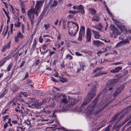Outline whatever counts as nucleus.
Instances as JSON below:
<instances>
[{
    "label": "nucleus",
    "instance_id": "35",
    "mask_svg": "<svg viewBox=\"0 0 131 131\" xmlns=\"http://www.w3.org/2000/svg\"><path fill=\"white\" fill-rule=\"evenodd\" d=\"M13 66V64L12 63H10L8 65L7 68V71H9Z\"/></svg>",
    "mask_w": 131,
    "mask_h": 131
},
{
    "label": "nucleus",
    "instance_id": "22",
    "mask_svg": "<svg viewBox=\"0 0 131 131\" xmlns=\"http://www.w3.org/2000/svg\"><path fill=\"white\" fill-rule=\"evenodd\" d=\"M107 73V72L100 71L99 72L95 74L93 77H98L100 75H103L106 74Z\"/></svg>",
    "mask_w": 131,
    "mask_h": 131
},
{
    "label": "nucleus",
    "instance_id": "52",
    "mask_svg": "<svg viewBox=\"0 0 131 131\" xmlns=\"http://www.w3.org/2000/svg\"><path fill=\"white\" fill-rule=\"evenodd\" d=\"M123 62L122 61H120L119 62H116L114 63L113 64L114 65H117L118 64H122Z\"/></svg>",
    "mask_w": 131,
    "mask_h": 131
},
{
    "label": "nucleus",
    "instance_id": "19",
    "mask_svg": "<svg viewBox=\"0 0 131 131\" xmlns=\"http://www.w3.org/2000/svg\"><path fill=\"white\" fill-rule=\"evenodd\" d=\"M112 30L113 31V33L115 35H118L119 34V31L118 29L113 25H112Z\"/></svg>",
    "mask_w": 131,
    "mask_h": 131
},
{
    "label": "nucleus",
    "instance_id": "51",
    "mask_svg": "<svg viewBox=\"0 0 131 131\" xmlns=\"http://www.w3.org/2000/svg\"><path fill=\"white\" fill-rule=\"evenodd\" d=\"M25 122L26 123L27 125H31V124L30 123V120H29V119H27L26 121H25Z\"/></svg>",
    "mask_w": 131,
    "mask_h": 131
},
{
    "label": "nucleus",
    "instance_id": "10",
    "mask_svg": "<svg viewBox=\"0 0 131 131\" xmlns=\"http://www.w3.org/2000/svg\"><path fill=\"white\" fill-rule=\"evenodd\" d=\"M112 19L114 22V23L116 24L117 27L121 29V31H123L124 30H125L126 29L125 26L122 25L121 23L117 21L116 20L113 18Z\"/></svg>",
    "mask_w": 131,
    "mask_h": 131
},
{
    "label": "nucleus",
    "instance_id": "64",
    "mask_svg": "<svg viewBox=\"0 0 131 131\" xmlns=\"http://www.w3.org/2000/svg\"><path fill=\"white\" fill-rule=\"evenodd\" d=\"M44 112H45L46 114H49L51 113V111L49 110H44Z\"/></svg>",
    "mask_w": 131,
    "mask_h": 131
},
{
    "label": "nucleus",
    "instance_id": "33",
    "mask_svg": "<svg viewBox=\"0 0 131 131\" xmlns=\"http://www.w3.org/2000/svg\"><path fill=\"white\" fill-rule=\"evenodd\" d=\"M17 36L19 38L23 39L24 37V35L21 33L20 31H19L17 34Z\"/></svg>",
    "mask_w": 131,
    "mask_h": 131
},
{
    "label": "nucleus",
    "instance_id": "57",
    "mask_svg": "<svg viewBox=\"0 0 131 131\" xmlns=\"http://www.w3.org/2000/svg\"><path fill=\"white\" fill-rule=\"evenodd\" d=\"M8 124L7 122H6L3 125V128L4 129H5L7 128L8 126Z\"/></svg>",
    "mask_w": 131,
    "mask_h": 131
},
{
    "label": "nucleus",
    "instance_id": "13",
    "mask_svg": "<svg viewBox=\"0 0 131 131\" xmlns=\"http://www.w3.org/2000/svg\"><path fill=\"white\" fill-rule=\"evenodd\" d=\"M11 58L10 56H8L4 58L3 59L0 60V67L3 66L6 61Z\"/></svg>",
    "mask_w": 131,
    "mask_h": 131
},
{
    "label": "nucleus",
    "instance_id": "24",
    "mask_svg": "<svg viewBox=\"0 0 131 131\" xmlns=\"http://www.w3.org/2000/svg\"><path fill=\"white\" fill-rule=\"evenodd\" d=\"M112 101L111 100V99H108L106 101V103H105V105L102 107L100 109L102 111L103 110L104 108L106 107L109 104L111 103L112 102Z\"/></svg>",
    "mask_w": 131,
    "mask_h": 131
},
{
    "label": "nucleus",
    "instance_id": "23",
    "mask_svg": "<svg viewBox=\"0 0 131 131\" xmlns=\"http://www.w3.org/2000/svg\"><path fill=\"white\" fill-rule=\"evenodd\" d=\"M89 13L92 15H94L96 13V10L93 8H89L88 9Z\"/></svg>",
    "mask_w": 131,
    "mask_h": 131
},
{
    "label": "nucleus",
    "instance_id": "12",
    "mask_svg": "<svg viewBox=\"0 0 131 131\" xmlns=\"http://www.w3.org/2000/svg\"><path fill=\"white\" fill-rule=\"evenodd\" d=\"M76 103V100L74 99H70L69 100V103L67 105V107L69 108L73 107Z\"/></svg>",
    "mask_w": 131,
    "mask_h": 131
},
{
    "label": "nucleus",
    "instance_id": "2",
    "mask_svg": "<svg viewBox=\"0 0 131 131\" xmlns=\"http://www.w3.org/2000/svg\"><path fill=\"white\" fill-rule=\"evenodd\" d=\"M71 22L72 23V24L70 27L68 26V27L69 28V34L71 36H74L78 31L79 26L78 24L76 22L72 21Z\"/></svg>",
    "mask_w": 131,
    "mask_h": 131
},
{
    "label": "nucleus",
    "instance_id": "27",
    "mask_svg": "<svg viewBox=\"0 0 131 131\" xmlns=\"http://www.w3.org/2000/svg\"><path fill=\"white\" fill-rule=\"evenodd\" d=\"M37 45L36 39V38H34L33 44L32 45L31 49L33 50H34L35 49V48Z\"/></svg>",
    "mask_w": 131,
    "mask_h": 131
},
{
    "label": "nucleus",
    "instance_id": "41",
    "mask_svg": "<svg viewBox=\"0 0 131 131\" xmlns=\"http://www.w3.org/2000/svg\"><path fill=\"white\" fill-rule=\"evenodd\" d=\"M57 2L56 0H54L53 2V3L51 5L50 7L56 6L57 5Z\"/></svg>",
    "mask_w": 131,
    "mask_h": 131
},
{
    "label": "nucleus",
    "instance_id": "58",
    "mask_svg": "<svg viewBox=\"0 0 131 131\" xmlns=\"http://www.w3.org/2000/svg\"><path fill=\"white\" fill-rule=\"evenodd\" d=\"M21 94L23 95V96L25 97H26L27 96V94L26 92H21Z\"/></svg>",
    "mask_w": 131,
    "mask_h": 131
},
{
    "label": "nucleus",
    "instance_id": "53",
    "mask_svg": "<svg viewBox=\"0 0 131 131\" xmlns=\"http://www.w3.org/2000/svg\"><path fill=\"white\" fill-rule=\"evenodd\" d=\"M25 25L24 24H22L21 25V29L22 30V32L23 33L24 32V29L25 27Z\"/></svg>",
    "mask_w": 131,
    "mask_h": 131
},
{
    "label": "nucleus",
    "instance_id": "62",
    "mask_svg": "<svg viewBox=\"0 0 131 131\" xmlns=\"http://www.w3.org/2000/svg\"><path fill=\"white\" fill-rule=\"evenodd\" d=\"M61 34L60 32H58V35L57 36V39L58 40L60 39L61 37Z\"/></svg>",
    "mask_w": 131,
    "mask_h": 131
},
{
    "label": "nucleus",
    "instance_id": "5",
    "mask_svg": "<svg viewBox=\"0 0 131 131\" xmlns=\"http://www.w3.org/2000/svg\"><path fill=\"white\" fill-rule=\"evenodd\" d=\"M125 88V86L124 85H122L120 86L119 87L117 88L116 91L114 92L113 94V96L114 97V98L111 100L112 101L115 100V98L117 96L120 94L122 91Z\"/></svg>",
    "mask_w": 131,
    "mask_h": 131
},
{
    "label": "nucleus",
    "instance_id": "63",
    "mask_svg": "<svg viewBox=\"0 0 131 131\" xmlns=\"http://www.w3.org/2000/svg\"><path fill=\"white\" fill-rule=\"evenodd\" d=\"M14 16H13V18H14L15 19H17V18H18V15H16V14H13Z\"/></svg>",
    "mask_w": 131,
    "mask_h": 131
},
{
    "label": "nucleus",
    "instance_id": "3",
    "mask_svg": "<svg viewBox=\"0 0 131 131\" xmlns=\"http://www.w3.org/2000/svg\"><path fill=\"white\" fill-rule=\"evenodd\" d=\"M96 85H94V87L92 88V90L88 92L86 98L88 100H90V101H91L96 95Z\"/></svg>",
    "mask_w": 131,
    "mask_h": 131
},
{
    "label": "nucleus",
    "instance_id": "37",
    "mask_svg": "<svg viewBox=\"0 0 131 131\" xmlns=\"http://www.w3.org/2000/svg\"><path fill=\"white\" fill-rule=\"evenodd\" d=\"M50 25L49 23H48L46 24H44V27H45V30H47L50 27Z\"/></svg>",
    "mask_w": 131,
    "mask_h": 131
},
{
    "label": "nucleus",
    "instance_id": "50",
    "mask_svg": "<svg viewBox=\"0 0 131 131\" xmlns=\"http://www.w3.org/2000/svg\"><path fill=\"white\" fill-rule=\"evenodd\" d=\"M106 121H105L104 123H102L101 124V125H100L99 126V129H100L103 127L106 124H105V123L106 122Z\"/></svg>",
    "mask_w": 131,
    "mask_h": 131
},
{
    "label": "nucleus",
    "instance_id": "49",
    "mask_svg": "<svg viewBox=\"0 0 131 131\" xmlns=\"http://www.w3.org/2000/svg\"><path fill=\"white\" fill-rule=\"evenodd\" d=\"M43 17V16L40 15L38 18L37 22H38V23H40Z\"/></svg>",
    "mask_w": 131,
    "mask_h": 131
},
{
    "label": "nucleus",
    "instance_id": "48",
    "mask_svg": "<svg viewBox=\"0 0 131 131\" xmlns=\"http://www.w3.org/2000/svg\"><path fill=\"white\" fill-rule=\"evenodd\" d=\"M9 116L8 115H6L4 116H3L2 117L3 118V121L4 122H5L6 119H8Z\"/></svg>",
    "mask_w": 131,
    "mask_h": 131
},
{
    "label": "nucleus",
    "instance_id": "16",
    "mask_svg": "<svg viewBox=\"0 0 131 131\" xmlns=\"http://www.w3.org/2000/svg\"><path fill=\"white\" fill-rule=\"evenodd\" d=\"M42 48L44 50L42 53L44 54L47 53L49 50L48 44H44L42 46Z\"/></svg>",
    "mask_w": 131,
    "mask_h": 131
},
{
    "label": "nucleus",
    "instance_id": "54",
    "mask_svg": "<svg viewBox=\"0 0 131 131\" xmlns=\"http://www.w3.org/2000/svg\"><path fill=\"white\" fill-rule=\"evenodd\" d=\"M19 38L17 36H16L15 38V42H17L19 41Z\"/></svg>",
    "mask_w": 131,
    "mask_h": 131
},
{
    "label": "nucleus",
    "instance_id": "56",
    "mask_svg": "<svg viewBox=\"0 0 131 131\" xmlns=\"http://www.w3.org/2000/svg\"><path fill=\"white\" fill-rule=\"evenodd\" d=\"M51 80L53 82H58L59 81L58 80H56L55 78H54L53 77H52L51 79Z\"/></svg>",
    "mask_w": 131,
    "mask_h": 131
},
{
    "label": "nucleus",
    "instance_id": "15",
    "mask_svg": "<svg viewBox=\"0 0 131 131\" xmlns=\"http://www.w3.org/2000/svg\"><path fill=\"white\" fill-rule=\"evenodd\" d=\"M122 67H117L115 68L114 69L110 70V72L112 73H116L119 72V71L122 69Z\"/></svg>",
    "mask_w": 131,
    "mask_h": 131
},
{
    "label": "nucleus",
    "instance_id": "34",
    "mask_svg": "<svg viewBox=\"0 0 131 131\" xmlns=\"http://www.w3.org/2000/svg\"><path fill=\"white\" fill-rule=\"evenodd\" d=\"M112 126V125H109L106 127L104 131H110V129Z\"/></svg>",
    "mask_w": 131,
    "mask_h": 131
},
{
    "label": "nucleus",
    "instance_id": "26",
    "mask_svg": "<svg viewBox=\"0 0 131 131\" xmlns=\"http://www.w3.org/2000/svg\"><path fill=\"white\" fill-rule=\"evenodd\" d=\"M90 100H89L86 98L84 99V102L81 105V107H83L84 106L87 105L88 103L90 102Z\"/></svg>",
    "mask_w": 131,
    "mask_h": 131
},
{
    "label": "nucleus",
    "instance_id": "14",
    "mask_svg": "<svg viewBox=\"0 0 131 131\" xmlns=\"http://www.w3.org/2000/svg\"><path fill=\"white\" fill-rule=\"evenodd\" d=\"M11 43V41H9L8 44L3 46L2 51L3 52H4L5 51L6 49H9L10 47V44Z\"/></svg>",
    "mask_w": 131,
    "mask_h": 131
},
{
    "label": "nucleus",
    "instance_id": "43",
    "mask_svg": "<svg viewBox=\"0 0 131 131\" xmlns=\"http://www.w3.org/2000/svg\"><path fill=\"white\" fill-rule=\"evenodd\" d=\"M3 10L4 13L5 14V15L6 16L7 18H8V19H10V18L9 17V16L8 15V14H9V12L8 11V13L4 9H3Z\"/></svg>",
    "mask_w": 131,
    "mask_h": 131
},
{
    "label": "nucleus",
    "instance_id": "21",
    "mask_svg": "<svg viewBox=\"0 0 131 131\" xmlns=\"http://www.w3.org/2000/svg\"><path fill=\"white\" fill-rule=\"evenodd\" d=\"M92 31L94 35V37L96 39L99 38L100 37V35L99 32L93 30H92Z\"/></svg>",
    "mask_w": 131,
    "mask_h": 131
},
{
    "label": "nucleus",
    "instance_id": "11",
    "mask_svg": "<svg viewBox=\"0 0 131 131\" xmlns=\"http://www.w3.org/2000/svg\"><path fill=\"white\" fill-rule=\"evenodd\" d=\"M10 8L9 10L13 14H16L18 15L19 14V11L17 8H14L13 6L11 4H10Z\"/></svg>",
    "mask_w": 131,
    "mask_h": 131
},
{
    "label": "nucleus",
    "instance_id": "7",
    "mask_svg": "<svg viewBox=\"0 0 131 131\" xmlns=\"http://www.w3.org/2000/svg\"><path fill=\"white\" fill-rule=\"evenodd\" d=\"M85 27L83 26H82L80 29L79 36L78 40L80 41H81L83 37H84L85 34Z\"/></svg>",
    "mask_w": 131,
    "mask_h": 131
},
{
    "label": "nucleus",
    "instance_id": "46",
    "mask_svg": "<svg viewBox=\"0 0 131 131\" xmlns=\"http://www.w3.org/2000/svg\"><path fill=\"white\" fill-rule=\"evenodd\" d=\"M122 43L124 45H125L127 43H129L130 42L128 39H126L124 41H122Z\"/></svg>",
    "mask_w": 131,
    "mask_h": 131
},
{
    "label": "nucleus",
    "instance_id": "17",
    "mask_svg": "<svg viewBox=\"0 0 131 131\" xmlns=\"http://www.w3.org/2000/svg\"><path fill=\"white\" fill-rule=\"evenodd\" d=\"M18 87L16 85H14L11 88L10 90V91L12 93V94H14L18 90Z\"/></svg>",
    "mask_w": 131,
    "mask_h": 131
},
{
    "label": "nucleus",
    "instance_id": "55",
    "mask_svg": "<svg viewBox=\"0 0 131 131\" xmlns=\"http://www.w3.org/2000/svg\"><path fill=\"white\" fill-rule=\"evenodd\" d=\"M122 44H123L122 41H121L120 42L118 43L116 45L115 47H118L121 46V45Z\"/></svg>",
    "mask_w": 131,
    "mask_h": 131
},
{
    "label": "nucleus",
    "instance_id": "32",
    "mask_svg": "<svg viewBox=\"0 0 131 131\" xmlns=\"http://www.w3.org/2000/svg\"><path fill=\"white\" fill-rule=\"evenodd\" d=\"M68 12L69 13H71L73 15L75 14L76 13H78L79 12H82L80 11H78L76 10L73 11L72 10H70L68 11Z\"/></svg>",
    "mask_w": 131,
    "mask_h": 131
},
{
    "label": "nucleus",
    "instance_id": "47",
    "mask_svg": "<svg viewBox=\"0 0 131 131\" xmlns=\"http://www.w3.org/2000/svg\"><path fill=\"white\" fill-rule=\"evenodd\" d=\"M25 63V61L23 60L22 61L21 64H20V66L18 67V68H21L22 67H23Z\"/></svg>",
    "mask_w": 131,
    "mask_h": 131
},
{
    "label": "nucleus",
    "instance_id": "25",
    "mask_svg": "<svg viewBox=\"0 0 131 131\" xmlns=\"http://www.w3.org/2000/svg\"><path fill=\"white\" fill-rule=\"evenodd\" d=\"M119 82V79L118 78L114 79L110 81V83L112 85H114L117 83Z\"/></svg>",
    "mask_w": 131,
    "mask_h": 131
},
{
    "label": "nucleus",
    "instance_id": "36",
    "mask_svg": "<svg viewBox=\"0 0 131 131\" xmlns=\"http://www.w3.org/2000/svg\"><path fill=\"white\" fill-rule=\"evenodd\" d=\"M65 44L67 47H70L71 46V45L69 41L67 39L65 40Z\"/></svg>",
    "mask_w": 131,
    "mask_h": 131
},
{
    "label": "nucleus",
    "instance_id": "28",
    "mask_svg": "<svg viewBox=\"0 0 131 131\" xmlns=\"http://www.w3.org/2000/svg\"><path fill=\"white\" fill-rule=\"evenodd\" d=\"M17 131H24L26 127L23 126L22 127L18 126L17 127Z\"/></svg>",
    "mask_w": 131,
    "mask_h": 131
},
{
    "label": "nucleus",
    "instance_id": "20",
    "mask_svg": "<svg viewBox=\"0 0 131 131\" xmlns=\"http://www.w3.org/2000/svg\"><path fill=\"white\" fill-rule=\"evenodd\" d=\"M42 116L41 115H37L35 116V118L38 121L40 120L41 121H47L48 120V119H45L44 118H43L42 117Z\"/></svg>",
    "mask_w": 131,
    "mask_h": 131
},
{
    "label": "nucleus",
    "instance_id": "60",
    "mask_svg": "<svg viewBox=\"0 0 131 131\" xmlns=\"http://www.w3.org/2000/svg\"><path fill=\"white\" fill-rule=\"evenodd\" d=\"M43 39L41 36H40L39 38V41L40 43H42L43 41Z\"/></svg>",
    "mask_w": 131,
    "mask_h": 131
},
{
    "label": "nucleus",
    "instance_id": "4",
    "mask_svg": "<svg viewBox=\"0 0 131 131\" xmlns=\"http://www.w3.org/2000/svg\"><path fill=\"white\" fill-rule=\"evenodd\" d=\"M127 109L128 108L127 107H125L121 111L116 114L108 122L109 123L111 124H113L114 122L116 120L119 115L122 114L124 111L127 110Z\"/></svg>",
    "mask_w": 131,
    "mask_h": 131
},
{
    "label": "nucleus",
    "instance_id": "38",
    "mask_svg": "<svg viewBox=\"0 0 131 131\" xmlns=\"http://www.w3.org/2000/svg\"><path fill=\"white\" fill-rule=\"evenodd\" d=\"M100 42L98 40H94L93 42V43L94 45L96 46L99 45L100 43Z\"/></svg>",
    "mask_w": 131,
    "mask_h": 131
},
{
    "label": "nucleus",
    "instance_id": "30",
    "mask_svg": "<svg viewBox=\"0 0 131 131\" xmlns=\"http://www.w3.org/2000/svg\"><path fill=\"white\" fill-rule=\"evenodd\" d=\"M59 77L60 79L59 80L62 83L66 82L68 81V80L66 77L65 78H63L60 77V76H59Z\"/></svg>",
    "mask_w": 131,
    "mask_h": 131
},
{
    "label": "nucleus",
    "instance_id": "31",
    "mask_svg": "<svg viewBox=\"0 0 131 131\" xmlns=\"http://www.w3.org/2000/svg\"><path fill=\"white\" fill-rule=\"evenodd\" d=\"M8 91V90L7 89H5L2 93L0 95V98H1L3 97L7 93Z\"/></svg>",
    "mask_w": 131,
    "mask_h": 131
},
{
    "label": "nucleus",
    "instance_id": "39",
    "mask_svg": "<svg viewBox=\"0 0 131 131\" xmlns=\"http://www.w3.org/2000/svg\"><path fill=\"white\" fill-rule=\"evenodd\" d=\"M81 67H82V69L83 71L84 70V68L85 67V64L84 62L82 61L80 63Z\"/></svg>",
    "mask_w": 131,
    "mask_h": 131
},
{
    "label": "nucleus",
    "instance_id": "59",
    "mask_svg": "<svg viewBox=\"0 0 131 131\" xmlns=\"http://www.w3.org/2000/svg\"><path fill=\"white\" fill-rule=\"evenodd\" d=\"M28 72H26V74L25 75V77L23 79V80H25L26 79L28 78Z\"/></svg>",
    "mask_w": 131,
    "mask_h": 131
},
{
    "label": "nucleus",
    "instance_id": "42",
    "mask_svg": "<svg viewBox=\"0 0 131 131\" xmlns=\"http://www.w3.org/2000/svg\"><path fill=\"white\" fill-rule=\"evenodd\" d=\"M72 56L70 54H68L65 57L66 59H68L69 60H70L73 59Z\"/></svg>",
    "mask_w": 131,
    "mask_h": 131
},
{
    "label": "nucleus",
    "instance_id": "29",
    "mask_svg": "<svg viewBox=\"0 0 131 131\" xmlns=\"http://www.w3.org/2000/svg\"><path fill=\"white\" fill-rule=\"evenodd\" d=\"M48 8V7H44L43 10L42 11L41 13L40 14V15L43 17L46 12L47 11Z\"/></svg>",
    "mask_w": 131,
    "mask_h": 131
},
{
    "label": "nucleus",
    "instance_id": "40",
    "mask_svg": "<svg viewBox=\"0 0 131 131\" xmlns=\"http://www.w3.org/2000/svg\"><path fill=\"white\" fill-rule=\"evenodd\" d=\"M21 23L19 21H18L17 22L14 24V26L15 27H17L18 28H19L20 27Z\"/></svg>",
    "mask_w": 131,
    "mask_h": 131
},
{
    "label": "nucleus",
    "instance_id": "1",
    "mask_svg": "<svg viewBox=\"0 0 131 131\" xmlns=\"http://www.w3.org/2000/svg\"><path fill=\"white\" fill-rule=\"evenodd\" d=\"M44 2V1H36L35 8H34L33 7H31L27 11V14L32 25H33L34 23L35 14L36 15L37 17L38 16Z\"/></svg>",
    "mask_w": 131,
    "mask_h": 131
},
{
    "label": "nucleus",
    "instance_id": "44",
    "mask_svg": "<svg viewBox=\"0 0 131 131\" xmlns=\"http://www.w3.org/2000/svg\"><path fill=\"white\" fill-rule=\"evenodd\" d=\"M61 102L65 104L68 103V101L67 100V98L62 99H61Z\"/></svg>",
    "mask_w": 131,
    "mask_h": 131
},
{
    "label": "nucleus",
    "instance_id": "18",
    "mask_svg": "<svg viewBox=\"0 0 131 131\" xmlns=\"http://www.w3.org/2000/svg\"><path fill=\"white\" fill-rule=\"evenodd\" d=\"M100 20V17L97 14H95L93 15L92 21H94L96 22H99Z\"/></svg>",
    "mask_w": 131,
    "mask_h": 131
},
{
    "label": "nucleus",
    "instance_id": "6",
    "mask_svg": "<svg viewBox=\"0 0 131 131\" xmlns=\"http://www.w3.org/2000/svg\"><path fill=\"white\" fill-rule=\"evenodd\" d=\"M98 98H97V97H96L92 102L91 104L88 106L87 108L89 111L91 112L93 110L98 102Z\"/></svg>",
    "mask_w": 131,
    "mask_h": 131
},
{
    "label": "nucleus",
    "instance_id": "45",
    "mask_svg": "<svg viewBox=\"0 0 131 131\" xmlns=\"http://www.w3.org/2000/svg\"><path fill=\"white\" fill-rule=\"evenodd\" d=\"M103 50V51H99L97 53H102L104 52H105L107 51V49L106 48H103L102 49Z\"/></svg>",
    "mask_w": 131,
    "mask_h": 131
},
{
    "label": "nucleus",
    "instance_id": "61",
    "mask_svg": "<svg viewBox=\"0 0 131 131\" xmlns=\"http://www.w3.org/2000/svg\"><path fill=\"white\" fill-rule=\"evenodd\" d=\"M75 55L77 56H82V54L79 53L78 52L76 51L75 53Z\"/></svg>",
    "mask_w": 131,
    "mask_h": 131
},
{
    "label": "nucleus",
    "instance_id": "8",
    "mask_svg": "<svg viewBox=\"0 0 131 131\" xmlns=\"http://www.w3.org/2000/svg\"><path fill=\"white\" fill-rule=\"evenodd\" d=\"M72 8L74 9H77L79 10L78 11L81 12H79V13H80L84 15L85 13L84 7L83 5H80L77 6H74Z\"/></svg>",
    "mask_w": 131,
    "mask_h": 131
},
{
    "label": "nucleus",
    "instance_id": "9",
    "mask_svg": "<svg viewBox=\"0 0 131 131\" xmlns=\"http://www.w3.org/2000/svg\"><path fill=\"white\" fill-rule=\"evenodd\" d=\"M92 34L91 30L90 28H87L86 31V36L85 37L86 42H90L91 41Z\"/></svg>",
    "mask_w": 131,
    "mask_h": 131
}]
</instances>
